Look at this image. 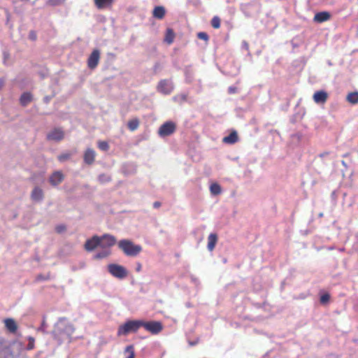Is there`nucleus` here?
<instances>
[{
    "instance_id": "obj_1",
    "label": "nucleus",
    "mask_w": 358,
    "mask_h": 358,
    "mask_svg": "<svg viewBox=\"0 0 358 358\" xmlns=\"http://www.w3.org/2000/svg\"><path fill=\"white\" fill-rule=\"evenodd\" d=\"M73 326L69 324L64 319H60L55 326L53 335L59 340L64 339V336L69 337L74 331Z\"/></svg>"
},
{
    "instance_id": "obj_2",
    "label": "nucleus",
    "mask_w": 358,
    "mask_h": 358,
    "mask_svg": "<svg viewBox=\"0 0 358 358\" xmlns=\"http://www.w3.org/2000/svg\"><path fill=\"white\" fill-rule=\"evenodd\" d=\"M118 247L126 255L130 257L137 256L142 250L141 245H135L133 242L127 239L120 241Z\"/></svg>"
},
{
    "instance_id": "obj_3",
    "label": "nucleus",
    "mask_w": 358,
    "mask_h": 358,
    "mask_svg": "<svg viewBox=\"0 0 358 358\" xmlns=\"http://www.w3.org/2000/svg\"><path fill=\"white\" fill-rule=\"evenodd\" d=\"M142 320H129L119 327L117 334L118 335H127L131 332H136L142 327Z\"/></svg>"
},
{
    "instance_id": "obj_4",
    "label": "nucleus",
    "mask_w": 358,
    "mask_h": 358,
    "mask_svg": "<svg viewBox=\"0 0 358 358\" xmlns=\"http://www.w3.org/2000/svg\"><path fill=\"white\" fill-rule=\"evenodd\" d=\"M108 271L113 276L119 279H123L128 275V272L124 266L116 264H109Z\"/></svg>"
},
{
    "instance_id": "obj_5",
    "label": "nucleus",
    "mask_w": 358,
    "mask_h": 358,
    "mask_svg": "<svg viewBox=\"0 0 358 358\" xmlns=\"http://www.w3.org/2000/svg\"><path fill=\"white\" fill-rule=\"evenodd\" d=\"M174 89V85L171 80H162L159 82L157 90L159 92L167 95L171 93Z\"/></svg>"
},
{
    "instance_id": "obj_6",
    "label": "nucleus",
    "mask_w": 358,
    "mask_h": 358,
    "mask_svg": "<svg viewBox=\"0 0 358 358\" xmlns=\"http://www.w3.org/2000/svg\"><path fill=\"white\" fill-rule=\"evenodd\" d=\"M176 124L173 122H166L164 123L158 130L160 136L164 137L172 134L176 130Z\"/></svg>"
},
{
    "instance_id": "obj_7",
    "label": "nucleus",
    "mask_w": 358,
    "mask_h": 358,
    "mask_svg": "<svg viewBox=\"0 0 358 358\" xmlns=\"http://www.w3.org/2000/svg\"><path fill=\"white\" fill-rule=\"evenodd\" d=\"M142 327L152 334H159L163 329L162 323L157 321H151L148 322L143 321Z\"/></svg>"
},
{
    "instance_id": "obj_8",
    "label": "nucleus",
    "mask_w": 358,
    "mask_h": 358,
    "mask_svg": "<svg viewBox=\"0 0 358 358\" xmlns=\"http://www.w3.org/2000/svg\"><path fill=\"white\" fill-rule=\"evenodd\" d=\"M99 240L100 248L102 249H110V248L114 245L116 243V238L115 236L108 234L99 236Z\"/></svg>"
},
{
    "instance_id": "obj_9",
    "label": "nucleus",
    "mask_w": 358,
    "mask_h": 358,
    "mask_svg": "<svg viewBox=\"0 0 358 358\" xmlns=\"http://www.w3.org/2000/svg\"><path fill=\"white\" fill-rule=\"evenodd\" d=\"M64 137V132L60 128H55L47 134V139L52 141H60Z\"/></svg>"
},
{
    "instance_id": "obj_10",
    "label": "nucleus",
    "mask_w": 358,
    "mask_h": 358,
    "mask_svg": "<svg viewBox=\"0 0 358 358\" xmlns=\"http://www.w3.org/2000/svg\"><path fill=\"white\" fill-rule=\"evenodd\" d=\"M100 247V240L99 236H94L92 238L86 241L84 248L87 251H92L96 248Z\"/></svg>"
},
{
    "instance_id": "obj_11",
    "label": "nucleus",
    "mask_w": 358,
    "mask_h": 358,
    "mask_svg": "<svg viewBox=\"0 0 358 358\" xmlns=\"http://www.w3.org/2000/svg\"><path fill=\"white\" fill-rule=\"evenodd\" d=\"M100 59V51L97 49L94 50L93 52L90 55L87 64L90 69H94L99 64V61Z\"/></svg>"
},
{
    "instance_id": "obj_12",
    "label": "nucleus",
    "mask_w": 358,
    "mask_h": 358,
    "mask_svg": "<svg viewBox=\"0 0 358 358\" xmlns=\"http://www.w3.org/2000/svg\"><path fill=\"white\" fill-rule=\"evenodd\" d=\"M64 178V174L62 171H55L49 178V181L52 186H57L60 184Z\"/></svg>"
},
{
    "instance_id": "obj_13",
    "label": "nucleus",
    "mask_w": 358,
    "mask_h": 358,
    "mask_svg": "<svg viewBox=\"0 0 358 358\" xmlns=\"http://www.w3.org/2000/svg\"><path fill=\"white\" fill-rule=\"evenodd\" d=\"M328 98V94L324 90H320L315 92L313 99L317 104L324 103Z\"/></svg>"
},
{
    "instance_id": "obj_14",
    "label": "nucleus",
    "mask_w": 358,
    "mask_h": 358,
    "mask_svg": "<svg viewBox=\"0 0 358 358\" xmlns=\"http://www.w3.org/2000/svg\"><path fill=\"white\" fill-rule=\"evenodd\" d=\"M31 199L34 202H41L44 198V193L41 188L35 187L31 193Z\"/></svg>"
},
{
    "instance_id": "obj_15",
    "label": "nucleus",
    "mask_w": 358,
    "mask_h": 358,
    "mask_svg": "<svg viewBox=\"0 0 358 358\" xmlns=\"http://www.w3.org/2000/svg\"><path fill=\"white\" fill-rule=\"evenodd\" d=\"M96 153L92 148H87L83 155V159L85 164L92 165L95 160Z\"/></svg>"
},
{
    "instance_id": "obj_16",
    "label": "nucleus",
    "mask_w": 358,
    "mask_h": 358,
    "mask_svg": "<svg viewBox=\"0 0 358 358\" xmlns=\"http://www.w3.org/2000/svg\"><path fill=\"white\" fill-rule=\"evenodd\" d=\"M331 18V14L327 11L319 12L314 16L313 20L317 23L328 21Z\"/></svg>"
},
{
    "instance_id": "obj_17",
    "label": "nucleus",
    "mask_w": 358,
    "mask_h": 358,
    "mask_svg": "<svg viewBox=\"0 0 358 358\" xmlns=\"http://www.w3.org/2000/svg\"><path fill=\"white\" fill-rule=\"evenodd\" d=\"M166 13V10L164 7L162 6H158L155 7L153 11H152V15L154 17L162 20L164 18Z\"/></svg>"
},
{
    "instance_id": "obj_18",
    "label": "nucleus",
    "mask_w": 358,
    "mask_h": 358,
    "mask_svg": "<svg viewBox=\"0 0 358 358\" xmlns=\"http://www.w3.org/2000/svg\"><path fill=\"white\" fill-rule=\"evenodd\" d=\"M94 4L99 9L109 8L113 3L114 0H94Z\"/></svg>"
},
{
    "instance_id": "obj_19",
    "label": "nucleus",
    "mask_w": 358,
    "mask_h": 358,
    "mask_svg": "<svg viewBox=\"0 0 358 358\" xmlns=\"http://www.w3.org/2000/svg\"><path fill=\"white\" fill-rule=\"evenodd\" d=\"M238 140V134L236 131H233L227 136L223 138V142L227 144H234Z\"/></svg>"
},
{
    "instance_id": "obj_20",
    "label": "nucleus",
    "mask_w": 358,
    "mask_h": 358,
    "mask_svg": "<svg viewBox=\"0 0 358 358\" xmlns=\"http://www.w3.org/2000/svg\"><path fill=\"white\" fill-rule=\"evenodd\" d=\"M4 324L6 329L11 333H15L17 331V326L13 319L8 318L4 320Z\"/></svg>"
},
{
    "instance_id": "obj_21",
    "label": "nucleus",
    "mask_w": 358,
    "mask_h": 358,
    "mask_svg": "<svg viewBox=\"0 0 358 358\" xmlns=\"http://www.w3.org/2000/svg\"><path fill=\"white\" fill-rule=\"evenodd\" d=\"M217 242V236L216 234H210L208 237V249L209 251H213Z\"/></svg>"
},
{
    "instance_id": "obj_22",
    "label": "nucleus",
    "mask_w": 358,
    "mask_h": 358,
    "mask_svg": "<svg viewBox=\"0 0 358 358\" xmlns=\"http://www.w3.org/2000/svg\"><path fill=\"white\" fill-rule=\"evenodd\" d=\"M124 355L125 358H134V348L132 345H127L124 350Z\"/></svg>"
},
{
    "instance_id": "obj_23",
    "label": "nucleus",
    "mask_w": 358,
    "mask_h": 358,
    "mask_svg": "<svg viewBox=\"0 0 358 358\" xmlns=\"http://www.w3.org/2000/svg\"><path fill=\"white\" fill-rule=\"evenodd\" d=\"M32 99V96L29 92L23 93L20 97V103L22 106H27L29 103L31 102Z\"/></svg>"
},
{
    "instance_id": "obj_24",
    "label": "nucleus",
    "mask_w": 358,
    "mask_h": 358,
    "mask_svg": "<svg viewBox=\"0 0 358 358\" xmlns=\"http://www.w3.org/2000/svg\"><path fill=\"white\" fill-rule=\"evenodd\" d=\"M174 38H175V34L173 31V29L169 28L166 29V36H165V41L169 43V44H171L173 42V40H174Z\"/></svg>"
},
{
    "instance_id": "obj_25",
    "label": "nucleus",
    "mask_w": 358,
    "mask_h": 358,
    "mask_svg": "<svg viewBox=\"0 0 358 358\" xmlns=\"http://www.w3.org/2000/svg\"><path fill=\"white\" fill-rule=\"evenodd\" d=\"M110 254V249H103L102 251L97 252L94 255V258L96 259H101L107 257Z\"/></svg>"
},
{
    "instance_id": "obj_26",
    "label": "nucleus",
    "mask_w": 358,
    "mask_h": 358,
    "mask_svg": "<svg viewBox=\"0 0 358 358\" xmlns=\"http://www.w3.org/2000/svg\"><path fill=\"white\" fill-rule=\"evenodd\" d=\"M347 101L352 104H356L358 103V92H351L349 93L346 98Z\"/></svg>"
},
{
    "instance_id": "obj_27",
    "label": "nucleus",
    "mask_w": 358,
    "mask_h": 358,
    "mask_svg": "<svg viewBox=\"0 0 358 358\" xmlns=\"http://www.w3.org/2000/svg\"><path fill=\"white\" fill-rule=\"evenodd\" d=\"M139 125V120L137 118H134L132 120H130L128 122L127 126L129 130L134 131L136 130Z\"/></svg>"
},
{
    "instance_id": "obj_28",
    "label": "nucleus",
    "mask_w": 358,
    "mask_h": 358,
    "mask_svg": "<svg viewBox=\"0 0 358 358\" xmlns=\"http://www.w3.org/2000/svg\"><path fill=\"white\" fill-rule=\"evenodd\" d=\"M210 193L213 195H218L221 193V187L217 183H213L210 187Z\"/></svg>"
},
{
    "instance_id": "obj_29",
    "label": "nucleus",
    "mask_w": 358,
    "mask_h": 358,
    "mask_svg": "<svg viewBox=\"0 0 358 358\" xmlns=\"http://www.w3.org/2000/svg\"><path fill=\"white\" fill-rule=\"evenodd\" d=\"M98 180L100 183H107L109 182L111 180L110 176L106 174V173H101L99 176Z\"/></svg>"
},
{
    "instance_id": "obj_30",
    "label": "nucleus",
    "mask_w": 358,
    "mask_h": 358,
    "mask_svg": "<svg viewBox=\"0 0 358 358\" xmlns=\"http://www.w3.org/2000/svg\"><path fill=\"white\" fill-rule=\"evenodd\" d=\"M173 100L176 102H178L179 103H182L186 101V100H187V95L185 94H181L176 95V96H175L173 97Z\"/></svg>"
},
{
    "instance_id": "obj_31",
    "label": "nucleus",
    "mask_w": 358,
    "mask_h": 358,
    "mask_svg": "<svg viewBox=\"0 0 358 358\" xmlns=\"http://www.w3.org/2000/svg\"><path fill=\"white\" fill-rule=\"evenodd\" d=\"M211 25L215 29H218L220 27V19L217 16H215L213 17L211 20Z\"/></svg>"
},
{
    "instance_id": "obj_32",
    "label": "nucleus",
    "mask_w": 358,
    "mask_h": 358,
    "mask_svg": "<svg viewBox=\"0 0 358 358\" xmlns=\"http://www.w3.org/2000/svg\"><path fill=\"white\" fill-rule=\"evenodd\" d=\"M66 0H46V4L49 6H59L63 4Z\"/></svg>"
},
{
    "instance_id": "obj_33",
    "label": "nucleus",
    "mask_w": 358,
    "mask_h": 358,
    "mask_svg": "<svg viewBox=\"0 0 358 358\" xmlns=\"http://www.w3.org/2000/svg\"><path fill=\"white\" fill-rule=\"evenodd\" d=\"M98 147L100 150H103V151H107L109 148V145H108V143L106 141H99Z\"/></svg>"
},
{
    "instance_id": "obj_34",
    "label": "nucleus",
    "mask_w": 358,
    "mask_h": 358,
    "mask_svg": "<svg viewBox=\"0 0 358 358\" xmlns=\"http://www.w3.org/2000/svg\"><path fill=\"white\" fill-rule=\"evenodd\" d=\"M71 156V155L70 153H63L58 156V160L61 162H63L66 160H68Z\"/></svg>"
},
{
    "instance_id": "obj_35",
    "label": "nucleus",
    "mask_w": 358,
    "mask_h": 358,
    "mask_svg": "<svg viewBox=\"0 0 358 358\" xmlns=\"http://www.w3.org/2000/svg\"><path fill=\"white\" fill-rule=\"evenodd\" d=\"M27 339H28L29 343H28V345L27 347V349L29 350L34 349V343H35L34 338H33L31 336H29L27 338Z\"/></svg>"
},
{
    "instance_id": "obj_36",
    "label": "nucleus",
    "mask_w": 358,
    "mask_h": 358,
    "mask_svg": "<svg viewBox=\"0 0 358 358\" xmlns=\"http://www.w3.org/2000/svg\"><path fill=\"white\" fill-rule=\"evenodd\" d=\"M46 328H47V324H46V321H45V316H43V321H42V322H41V327L38 329V331H41V332H43V333H45Z\"/></svg>"
},
{
    "instance_id": "obj_37",
    "label": "nucleus",
    "mask_w": 358,
    "mask_h": 358,
    "mask_svg": "<svg viewBox=\"0 0 358 358\" xmlns=\"http://www.w3.org/2000/svg\"><path fill=\"white\" fill-rule=\"evenodd\" d=\"M330 296L328 294H324L320 297V302L322 303H326L329 301Z\"/></svg>"
},
{
    "instance_id": "obj_38",
    "label": "nucleus",
    "mask_w": 358,
    "mask_h": 358,
    "mask_svg": "<svg viewBox=\"0 0 358 358\" xmlns=\"http://www.w3.org/2000/svg\"><path fill=\"white\" fill-rule=\"evenodd\" d=\"M197 36H198V38L199 39H201V40H204V41H208V36L205 32H199V33H198Z\"/></svg>"
},
{
    "instance_id": "obj_39",
    "label": "nucleus",
    "mask_w": 358,
    "mask_h": 358,
    "mask_svg": "<svg viewBox=\"0 0 358 358\" xmlns=\"http://www.w3.org/2000/svg\"><path fill=\"white\" fill-rule=\"evenodd\" d=\"M55 230L57 233H62L66 231V227L64 225H58L56 227Z\"/></svg>"
},
{
    "instance_id": "obj_40",
    "label": "nucleus",
    "mask_w": 358,
    "mask_h": 358,
    "mask_svg": "<svg viewBox=\"0 0 358 358\" xmlns=\"http://www.w3.org/2000/svg\"><path fill=\"white\" fill-rule=\"evenodd\" d=\"M29 38L31 41L36 39V34L34 31H31L29 34Z\"/></svg>"
},
{
    "instance_id": "obj_41",
    "label": "nucleus",
    "mask_w": 358,
    "mask_h": 358,
    "mask_svg": "<svg viewBox=\"0 0 358 358\" xmlns=\"http://www.w3.org/2000/svg\"><path fill=\"white\" fill-rule=\"evenodd\" d=\"M9 54L6 52H3V62L6 64V60L9 59Z\"/></svg>"
},
{
    "instance_id": "obj_42",
    "label": "nucleus",
    "mask_w": 358,
    "mask_h": 358,
    "mask_svg": "<svg viewBox=\"0 0 358 358\" xmlns=\"http://www.w3.org/2000/svg\"><path fill=\"white\" fill-rule=\"evenodd\" d=\"M228 91L229 93L234 94L236 92V88L235 87H229Z\"/></svg>"
},
{
    "instance_id": "obj_43",
    "label": "nucleus",
    "mask_w": 358,
    "mask_h": 358,
    "mask_svg": "<svg viewBox=\"0 0 358 358\" xmlns=\"http://www.w3.org/2000/svg\"><path fill=\"white\" fill-rule=\"evenodd\" d=\"M52 99V96H46L43 98V101L45 103H48L50 102V101Z\"/></svg>"
},
{
    "instance_id": "obj_44",
    "label": "nucleus",
    "mask_w": 358,
    "mask_h": 358,
    "mask_svg": "<svg viewBox=\"0 0 358 358\" xmlns=\"http://www.w3.org/2000/svg\"><path fill=\"white\" fill-rule=\"evenodd\" d=\"M161 206V203L159 201H155L153 203V207L155 208H159Z\"/></svg>"
},
{
    "instance_id": "obj_45",
    "label": "nucleus",
    "mask_w": 358,
    "mask_h": 358,
    "mask_svg": "<svg viewBox=\"0 0 358 358\" xmlns=\"http://www.w3.org/2000/svg\"><path fill=\"white\" fill-rule=\"evenodd\" d=\"M141 268H142L141 264L137 263L136 268V271L140 272L141 271Z\"/></svg>"
},
{
    "instance_id": "obj_46",
    "label": "nucleus",
    "mask_w": 358,
    "mask_h": 358,
    "mask_svg": "<svg viewBox=\"0 0 358 358\" xmlns=\"http://www.w3.org/2000/svg\"><path fill=\"white\" fill-rule=\"evenodd\" d=\"M4 84H5V80L3 78H0V90L4 86Z\"/></svg>"
},
{
    "instance_id": "obj_47",
    "label": "nucleus",
    "mask_w": 358,
    "mask_h": 358,
    "mask_svg": "<svg viewBox=\"0 0 358 358\" xmlns=\"http://www.w3.org/2000/svg\"><path fill=\"white\" fill-rule=\"evenodd\" d=\"M243 46L246 50H248V43H247V42L243 41Z\"/></svg>"
},
{
    "instance_id": "obj_48",
    "label": "nucleus",
    "mask_w": 358,
    "mask_h": 358,
    "mask_svg": "<svg viewBox=\"0 0 358 358\" xmlns=\"http://www.w3.org/2000/svg\"><path fill=\"white\" fill-rule=\"evenodd\" d=\"M196 343H197V342H196V341H195V342H189V344H190L191 345H196Z\"/></svg>"
},
{
    "instance_id": "obj_49",
    "label": "nucleus",
    "mask_w": 358,
    "mask_h": 358,
    "mask_svg": "<svg viewBox=\"0 0 358 358\" xmlns=\"http://www.w3.org/2000/svg\"><path fill=\"white\" fill-rule=\"evenodd\" d=\"M319 215H320V217H322L323 216V213H320Z\"/></svg>"
},
{
    "instance_id": "obj_50",
    "label": "nucleus",
    "mask_w": 358,
    "mask_h": 358,
    "mask_svg": "<svg viewBox=\"0 0 358 358\" xmlns=\"http://www.w3.org/2000/svg\"><path fill=\"white\" fill-rule=\"evenodd\" d=\"M0 358H1V357H0Z\"/></svg>"
}]
</instances>
